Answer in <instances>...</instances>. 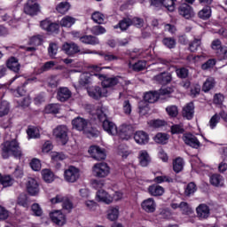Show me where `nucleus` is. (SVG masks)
I'll use <instances>...</instances> for the list:
<instances>
[{
  "instance_id": "473e14b6",
  "label": "nucleus",
  "mask_w": 227,
  "mask_h": 227,
  "mask_svg": "<svg viewBox=\"0 0 227 227\" xmlns=\"http://www.w3.org/2000/svg\"><path fill=\"white\" fill-rule=\"evenodd\" d=\"M42 176L44 180V182H46V184H51L52 182H54V173H52V171H51V169H43L42 170Z\"/></svg>"
},
{
  "instance_id": "79ce46f5",
  "label": "nucleus",
  "mask_w": 227,
  "mask_h": 227,
  "mask_svg": "<svg viewBox=\"0 0 227 227\" xmlns=\"http://www.w3.org/2000/svg\"><path fill=\"white\" fill-rule=\"evenodd\" d=\"M27 133L28 137H30L31 139H36L40 137V129H38V128H35V127L28 128L27 130Z\"/></svg>"
},
{
  "instance_id": "58836bf2",
  "label": "nucleus",
  "mask_w": 227,
  "mask_h": 227,
  "mask_svg": "<svg viewBox=\"0 0 227 227\" xmlns=\"http://www.w3.org/2000/svg\"><path fill=\"white\" fill-rule=\"evenodd\" d=\"M184 169V159L182 158H176L173 161V170L175 173H180Z\"/></svg>"
},
{
  "instance_id": "20e7f679",
  "label": "nucleus",
  "mask_w": 227,
  "mask_h": 227,
  "mask_svg": "<svg viewBox=\"0 0 227 227\" xmlns=\"http://www.w3.org/2000/svg\"><path fill=\"white\" fill-rule=\"evenodd\" d=\"M111 168L106 162L96 163L92 167V175L96 178H106L109 176Z\"/></svg>"
},
{
  "instance_id": "4c0bfd02",
  "label": "nucleus",
  "mask_w": 227,
  "mask_h": 227,
  "mask_svg": "<svg viewBox=\"0 0 227 227\" xmlns=\"http://www.w3.org/2000/svg\"><path fill=\"white\" fill-rule=\"evenodd\" d=\"M10 113V103L8 101H1L0 103V118L6 116Z\"/></svg>"
},
{
  "instance_id": "338daca9",
  "label": "nucleus",
  "mask_w": 227,
  "mask_h": 227,
  "mask_svg": "<svg viewBox=\"0 0 227 227\" xmlns=\"http://www.w3.org/2000/svg\"><path fill=\"white\" fill-rule=\"evenodd\" d=\"M149 125L153 127V129H160V127L166 125V121L160 120L151 121Z\"/></svg>"
},
{
  "instance_id": "423d86ee",
  "label": "nucleus",
  "mask_w": 227,
  "mask_h": 227,
  "mask_svg": "<svg viewBox=\"0 0 227 227\" xmlns=\"http://www.w3.org/2000/svg\"><path fill=\"white\" fill-rule=\"evenodd\" d=\"M41 11L42 7L40 4L36 3V0H28L24 5V12L30 17H35Z\"/></svg>"
},
{
  "instance_id": "13d9d810",
  "label": "nucleus",
  "mask_w": 227,
  "mask_h": 227,
  "mask_svg": "<svg viewBox=\"0 0 227 227\" xmlns=\"http://www.w3.org/2000/svg\"><path fill=\"white\" fill-rule=\"evenodd\" d=\"M14 180L10 176H2L1 184L4 187H12V184H13Z\"/></svg>"
},
{
  "instance_id": "e433bc0d",
  "label": "nucleus",
  "mask_w": 227,
  "mask_h": 227,
  "mask_svg": "<svg viewBox=\"0 0 227 227\" xmlns=\"http://www.w3.org/2000/svg\"><path fill=\"white\" fill-rule=\"evenodd\" d=\"M59 47L58 46V43H50L49 47H48V55L50 58L54 59L56 58V54H58Z\"/></svg>"
},
{
  "instance_id": "052dcab7",
  "label": "nucleus",
  "mask_w": 227,
  "mask_h": 227,
  "mask_svg": "<svg viewBox=\"0 0 227 227\" xmlns=\"http://www.w3.org/2000/svg\"><path fill=\"white\" fill-rule=\"evenodd\" d=\"M176 74L180 77V79H185L189 75V70H187L185 67H181L176 70Z\"/></svg>"
},
{
  "instance_id": "774afa93",
  "label": "nucleus",
  "mask_w": 227,
  "mask_h": 227,
  "mask_svg": "<svg viewBox=\"0 0 227 227\" xmlns=\"http://www.w3.org/2000/svg\"><path fill=\"white\" fill-rule=\"evenodd\" d=\"M216 56L219 57L220 59H227V47L223 46L218 51H216Z\"/></svg>"
},
{
  "instance_id": "f257e3e1",
  "label": "nucleus",
  "mask_w": 227,
  "mask_h": 227,
  "mask_svg": "<svg viewBox=\"0 0 227 227\" xmlns=\"http://www.w3.org/2000/svg\"><path fill=\"white\" fill-rule=\"evenodd\" d=\"M22 157V149L19 145V142L16 139L7 140L3 144L2 156L4 159H8V157Z\"/></svg>"
},
{
  "instance_id": "c9c22d12",
  "label": "nucleus",
  "mask_w": 227,
  "mask_h": 227,
  "mask_svg": "<svg viewBox=\"0 0 227 227\" xmlns=\"http://www.w3.org/2000/svg\"><path fill=\"white\" fill-rule=\"evenodd\" d=\"M91 75L90 73H83L80 76L79 84L80 86H86V84H90L91 82Z\"/></svg>"
},
{
  "instance_id": "603ef678",
  "label": "nucleus",
  "mask_w": 227,
  "mask_h": 227,
  "mask_svg": "<svg viewBox=\"0 0 227 227\" xmlns=\"http://www.w3.org/2000/svg\"><path fill=\"white\" fill-rule=\"evenodd\" d=\"M131 152L126 146L121 145L118 148V154L122 157V159H127L130 155Z\"/></svg>"
},
{
  "instance_id": "c756f323",
  "label": "nucleus",
  "mask_w": 227,
  "mask_h": 227,
  "mask_svg": "<svg viewBox=\"0 0 227 227\" xmlns=\"http://www.w3.org/2000/svg\"><path fill=\"white\" fill-rule=\"evenodd\" d=\"M120 216V207H110L107 210V219L109 221H116L118 217Z\"/></svg>"
},
{
  "instance_id": "412c9836",
  "label": "nucleus",
  "mask_w": 227,
  "mask_h": 227,
  "mask_svg": "<svg viewBox=\"0 0 227 227\" xmlns=\"http://www.w3.org/2000/svg\"><path fill=\"white\" fill-rule=\"evenodd\" d=\"M80 42L86 45H98L100 43L98 37L94 35H82L80 37Z\"/></svg>"
},
{
  "instance_id": "f8f14e48",
  "label": "nucleus",
  "mask_w": 227,
  "mask_h": 227,
  "mask_svg": "<svg viewBox=\"0 0 227 227\" xmlns=\"http://www.w3.org/2000/svg\"><path fill=\"white\" fill-rule=\"evenodd\" d=\"M178 13L184 19H192L194 15V10L187 4H183L178 7Z\"/></svg>"
},
{
  "instance_id": "4d7b16f0",
  "label": "nucleus",
  "mask_w": 227,
  "mask_h": 227,
  "mask_svg": "<svg viewBox=\"0 0 227 227\" xmlns=\"http://www.w3.org/2000/svg\"><path fill=\"white\" fill-rule=\"evenodd\" d=\"M166 111L172 118L178 116V107L176 106H169L166 108Z\"/></svg>"
},
{
  "instance_id": "f03ea898",
  "label": "nucleus",
  "mask_w": 227,
  "mask_h": 227,
  "mask_svg": "<svg viewBox=\"0 0 227 227\" xmlns=\"http://www.w3.org/2000/svg\"><path fill=\"white\" fill-rule=\"evenodd\" d=\"M73 127L80 132H84L88 137H97L98 132L90 127V122L82 117H76L72 121Z\"/></svg>"
},
{
  "instance_id": "2eb2a0df",
  "label": "nucleus",
  "mask_w": 227,
  "mask_h": 227,
  "mask_svg": "<svg viewBox=\"0 0 227 227\" xmlns=\"http://www.w3.org/2000/svg\"><path fill=\"white\" fill-rule=\"evenodd\" d=\"M96 200L97 201H100L101 203H106V205H111V202L113 201V197L109 193H107V192L104 190H99L96 194Z\"/></svg>"
},
{
  "instance_id": "9d476101",
  "label": "nucleus",
  "mask_w": 227,
  "mask_h": 227,
  "mask_svg": "<svg viewBox=\"0 0 227 227\" xmlns=\"http://www.w3.org/2000/svg\"><path fill=\"white\" fill-rule=\"evenodd\" d=\"M89 153L91 155V158L96 160H104V159H106V152L97 145L90 146Z\"/></svg>"
},
{
  "instance_id": "09e8293b",
  "label": "nucleus",
  "mask_w": 227,
  "mask_h": 227,
  "mask_svg": "<svg viewBox=\"0 0 227 227\" xmlns=\"http://www.w3.org/2000/svg\"><path fill=\"white\" fill-rule=\"evenodd\" d=\"M201 45V38H194V40L190 43L189 50L191 52H196L198 51V47Z\"/></svg>"
},
{
  "instance_id": "a18cd8bd",
  "label": "nucleus",
  "mask_w": 227,
  "mask_h": 227,
  "mask_svg": "<svg viewBox=\"0 0 227 227\" xmlns=\"http://www.w3.org/2000/svg\"><path fill=\"white\" fill-rule=\"evenodd\" d=\"M198 188H196V184L192 182L187 184L184 190V196H192V194H194V192H196Z\"/></svg>"
},
{
  "instance_id": "ddd939ff",
  "label": "nucleus",
  "mask_w": 227,
  "mask_h": 227,
  "mask_svg": "<svg viewBox=\"0 0 227 227\" xmlns=\"http://www.w3.org/2000/svg\"><path fill=\"white\" fill-rule=\"evenodd\" d=\"M183 141L192 148H200V140L194 135L186 133L183 136Z\"/></svg>"
},
{
  "instance_id": "a211bd4d",
  "label": "nucleus",
  "mask_w": 227,
  "mask_h": 227,
  "mask_svg": "<svg viewBox=\"0 0 227 227\" xmlns=\"http://www.w3.org/2000/svg\"><path fill=\"white\" fill-rule=\"evenodd\" d=\"M72 97V91L67 87H60L57 91V98L59 102H67Z\"/></svg>"
},
{
  "instance_id": "5701e85b",
  "label": "nucleus",
  "mask_w": 227,
  "mask_h": 227,
  "mask_svg": "<svg viewBox=\"0 0 227 227\" xmlns=\"http://www.w3.org/2000/svg\"><path fill=\"white\" fill-rule=\"evenodd\" d=\"M183 116L186 118V120H192L194 116V104L188 103L183 109Z\"/></svg>"
},
{
  "instance_id": "6e6552de",
  "label": "nucleus",
  "mask_w": 227,
  "mask_h": 227,
  "mask_svg": "<svg viewBox=\"0 0 227 227\" xmlns=\"http://www.w3.org/2000/svg\"><path fill=\"white\" fill-rule=\"evenodd\" d=\"M62 51L67 56H75V54L81 52V48L75 43H65L62 45Z\"/></svg>"
},
{
  "instance_id": "c03bdc74",
  "label": "nucleus",
  "mask_w": 227,
  "mask_h": 227,
  "mask_svg": "<svg viewBox=\"0 0 227 227\" xmlns=\"http://www.w3.org/2000/svg\"><path fill=\"white\" fill-rule=\"evenodd\" d=\"M210 15H212V11L209 6L205 7L199 12L200 19L203 20H207V19H210Z\"/></svg>"
},
{
  "instance_id": "393cba45",
  "label": "nucleus",
  "mask_w": 227,
  "mask_h": 227,
  "mask_svg": "<svg viewBox=\"0 0 227 227\" xmlns=\"http://www.w3.org/2000/svg\"><path fill=\"white\" fill-rule=\"evenodd\" d=\"M92 114H95L100 121H105V120H107V108L98 106L95 112H92Z\"/></svg>"
},
{
  "instance_id": "f3484780",
  "label": "nucleus",
  "mask_w": 227,
  "mask_h": 227,
  "mask_svg": "<svg viewBox=\"0 0 227 227\" xmlns=\"http://www.w3.org/2000/svg\"><path fill=\"white\" fill-rule=\"evenodd\" d=\"M103 129L107 134H110V136H116V134H118V127H116V124L107 119L103 121Z\"/></svg>"
},
{
  "instance_id": "8fccbe9b",
  "label": "nucleus",
  "mask_w": 227,
  "mask_h": 227,
  "mask_svg": "<svg viewBox=\"0 0 227 227\" xmlns=\"http://www.w3.org/2000/svg\"><path fill=\"white\" fill-rule=\"evenodd\" d=\"M129 26H132V20L130 19H124L119 22V27L121 31H127Z\"/></svg>"
},
{
  "instance_id": "49530a36",
  "label": "nucleus",
  "mask_w": 227,
  "mask_h": 227,
  "mask_svg": "<svg viewBox=\"0 0 227 227\" xmlns=\"http://www.w3.org/2000/svg\"><path fill=\"white\" fill-rule=\"evenodd\" d=\"M59 104H51L45 107V111L48 114H58L59 113Z\"/></svg>"
},
{
  "instance_id": "7ed1b4c3",
  "label": "nucleus",
  "mask_w": 227,
  "mask_h": 227,
  "mask_svg": "<svg viewBox=\"0 0 227 227\" xmlns=\"http://www.w3.org/2000/svg\"><path fill=\"white\" fill-rule=\"evenodd\" d=\"M94 76L98 77L99 81H102L101 84L104 90L113 88L114 86H116V84H123V78L121 76L108 77L100 74H96Z\"/></svg>"
},
{
  "instance_id": "5fc2aeb1",
  "label": "nucleus",
  "mask_w": 227,
  "mask_h": 227,
  "mask_svg": "<svg viewBox=\"0 0 227 227\" xmlns=\"http://www.w3.org/2000/svg\"><path fill=\"white\" fill-rule=\"evenodd\" d=\"M172 134H184L185 132V129H184V124H175L171 126Z\"/></svg>"
},
{
  "instance_id": "4468645a",
  "label": "nucleus",
  "mask_w": 227,
  "mask_h": 227,
  "mask_svg": "<svg viewBox=\"0 0 227 227\" xmlns=\"http://www.w3.org/2000/svg\"><path fill=\"white\" fill-rule=\"evenodd\" d=\"M141 207L145 212H147L148 214H153L157 208V204L153 199L149 198L141 203Z\"/></svg>"
},
{
  "instance_id": "39448f33",
  "label": "nucleus",
  "mask_w": 227,
  "mask_h": 227,
  "mask_svg": "<svg viewBox=\"0 0 227 227\" xmlns=\"http://www.w3.org/2000/svg\"><path fill=\"white\" fill-rule=\"evenodd\" d=\"M81 178V171L79 168L70 166L64 171V180L68 184H75Z\"/></svg>"
},
{
  "instance_id": "cd10ccee",
  "label": "nucleus",
  "mask_w": 227,
  "mask_h": 227,
  "mask_svg": "<svg viewBox=\"0 0 227 227\" xmlns=\"http://www.w3.org/2000/svg\"><path fill=\"white\" fill-rule=\"evenodd\" d=\"M76 21L77 20L75 18L67 15L61 19L60 26L62 27H72Z\"/></svg>"
},
{
  "instance_id": "c85d7f7f",
  "label": "nucleus",
  "mask_w": 227,
  "mask_h": 227,
  "mask_svg": "<svg viewBox=\"0 0 227 227\" xmlns=\"http://www.w3.org/2000/svg\"><path fill=\"white\" fill-rule=\"evenodd\" d=\"M122 136H126L125 139H129L134 134V127L130 124H122L121 127Z\"/></svg>"
},
{
  "instance_id": "9b49d317",
  "label": "nucleus",
  "mask_w": 227,
  "mask_h": 227,
  "mask_svg": "<svg viewBox=\"0 0 227 227\" xmlns=\"http://www.w3.org/2000/svg\"><path fill=\"white\" fill-rule=\"evenodd\" d=\"M88 94L95 100H98L100 97H107V90L95 86L89 89Z\"/></svg>"
},
{
  "instance_id": "bf43d9fd",
  "label": "nucleus",
  "mask_w": 227,
  "mask_h": 227,
  "mask_svg": "<svg viewBox=\"0 0 227 227\" xmlns=\"http://www.w3.org/2000/svg\"><path fill=\"white\" fill-rule=\"evenodd\" d=\"M30 167L34 171H40L42 169V163L38 159H33L30 162Z\"/></svg>"
},
{
  "instance_id": "a19ab883",
  "label": "nucleus",
  "mask_w": 227,
  "mask_h": 227,
  "mask_svg": "<svg viewBox=\"0 0 227 227\" xmlns=\"http://www.w3.org/2000/svg\"><path fill=\"white\" fill-rule=\"evenodd\" d=\"M122 112L126 116H130L132 114V104L129 99H126L122 103Z\"/></svg>"
},
{
  "instance_id": "3c124183",
  "label": "nucleus",
  "mask_w": 227,
  "mask_h": 227,
  "mask_svg": "<svg viewBox=\"0 0 227 227\" xmlns=\"http://www.w3.org/2000/svg\"><path fill=\"white\" fill-rule=\"evenodd\" d=\"M99 56H102L105 61H116L120 59V57L114 55L110 52H107V53L99 52Z\"/></svg>"
},
{
  "instance_id": "bb28decb",
  "label": "nucleus",
  "mask_w": 227,
  "mask_h": 227,
  "mask_svg": "<svg viewBox=\"0 0 227 227\" xmlns=\"http://www.w3.org/2000/svg\"><path fill=\"white\" fill-rule=\"evenodd\" d=\"M151 196H162L164 194V187L159 184H153L148 188Z\"/></svg>"
},
{
  "instance_id": "ea45409f",
  "label": "nucleus",
  "mask_w": 227,
  "mask_h": 227,
  "mask_svg": "<svg viewBox=\"0 0 227 227\" xmlns=\"http://www.w3.org/2000/svg\"><path fill=\"white\" fill-rule=\"evenodd\" d=\"M168 139H169V137H168V134L166 133H158L154 137L155 143H158L159 145H166L168 143Z\"/></svg>"
},
{
  "instance_id": "b1692460",
  "label": "nucleus",
  "mask_w": 227,
  "mask_h": 227,
  "mask_svg": "<svg viewBox=\"0 0 227 227\" xmlns=\"http://www.w3.org/2000/svg\"><path fill=\"white\" fill-rule=\"evenodd\" d=\"M7 68L9 70H12V72H15V74H19L20 71V64L19 63V60L15 58H11L7 61Z\"/></svg>"
},
{
  "instance_id": "dca6fc26",
  "label": "nucleus",
  "mask_w": 227,
  "mask_h": 227,
  "mask_svg": "<svg viewBox=\"0 0 227 227\" xmlns=\"http://www.w3.org/2000/svg\"><path fill=\"white\" fill-rule=\"evenodd\" d=\"M27 190V192L31 194V196H36V194L40 192V186L38 185V182L34 178H28Z\"/></svg>"
},
{
  "instance_id": "680f3d73",
  "label": "nucleus",
  "mask_w": 227,
  "mask_h": 227,
  "mask_svg": "<svg viewBox=\"0 0 227 227\" xmlns=\"http://www.w3.org/2000/svg\"><path fill=\"white\" fill-rule=\"evenodd\" d=\"M154 182H156V184H162V182H168V184H171L173 183V178L168 176H160L154 178Z\"/></svg>"
},
{
  "instance_id": "1a4fd4ad",
  "label": "nucleus",
  "mask_w": 227,
  "mask_h": 227,
  "mask_svg": "<svg viewBox=\"0 0 227 227\" xmlns=\"http://www.w3.org/2000/svg\"><path fill=\"white\" fill-rule=\"evenodd\" d=\"M50 217L51 221L58 224L59 226H63L67 223V218L65 216V214L61 212V210H55L51 213H50Z\"/></svg>"
},
{
  "instance_id": "69168bd1",
  "label": "nucleus",
  "mask_w": 227,
  "mask_h": 227,
  "mask_svg": "<svg viewBox=\"0 0 227 227\" xmlns=\"http://www.w3.org/2000/svg\"><path fill=\"white\" fill-rule=\"evenodd\" d=\"M32 212L35 215H37V217H40L42 214H43V211L42 210V207H40L39 204H33L32 207Z\"/></svg>"
},
{
  "instance_id": "f704fd0d",
  "label": "nucleus",
  "mask_w": 227,
  "mask_h": 227,
  "mask_svg": "<svg viewBox=\"0 0 227 227\" xmlns=\"http://www.w3.org/2000/svg\"><path fill=\"white\" fill-rule=\"evenodd\" d=\"M214 86H215V80H214L213 77H208L202 86V91L207 93V91H210Z\"/></svg>"
},
{
  "instance_id": "0eeeda50",
  "label": "nucleus",
  "mask_w": 227,
  "mask_h": 227,
  "mask_svg": "<svg viewBox=\"0 0 227 227\" xmlns=\"http://www.w3.org/2000/svg\"><path fill=\"white\" fill-rule=\"evenodd\" d=\"M53 136L59 139L62 145H67L68 141V128L65 125L58 126L53 129Z\"/></svg>"
},
{
  "instance_id": "0e129e2a",
  "label": "nucleus",
  "mask_w": 227,
  "mask_h": 227,
  "mask_svg": "<svg viewBox=\"0 0 227 227\" xmlns=\"http://www.w3.org/2000/svg\"><path fill=\"white\" fill-rule=\"evenodd\" d=\"M51 159L55 161L65 160V159H67V156L63 153L53 152L51 153Z\"/></svg>"
},
{
  "instance_id": "2f4dec72",
  "label": "nucleus",
  "mask_w": 227,
  "mask_h": 227,
  "mask_svg": "<svg viewBox=\"0 0 227 227\" xmlns=\"http://www.w3.org/2000/svg\"><path fill=\"white\" fill-rule=\"evenodd\" d=\"M144 100H145V102H149V104H153L159 100V94L157 91H149L145 94Z\"/></svg>"
},
{
  "instance_id": "aec40b11",
  "label": "nucleus",
  "mask_w": 227,
  "mask_h": 227,
  "mask_svg": "<svg viewBox=\"0 0 227 227\" xmlns=\"http://www.w3.org/2000/svg\"><path fill=\"white\" fill-rule=\"evenodd\" d=\"M134 140L137 145H146L150 141V137L145 131H137L134 135Z\"/></svg>"
},
{
  "instance_id": "e2e57ef3",
  "label": "nucleus",
  "mask_w": 227,
  "mask_h": 227,
  "mask_svg": "<svg viewBox=\"0 0 227 227\" xmlns=\"http://www.w3.org/2000/svg\"><path fill=\"white\" fill-rule=\"evenodd\" d=\"M92 35H96L98 36L99 35H104L106 33V28H104L102 26H94L91 28Z\"/></svg>"
},
{
  "instance_id": "4be33fe9",
  "label": "nucleus",
  "mask_w": 227,
  "mask_h": 227,
  "mask_svg": "<svg viewBox=\"0 0 227 227\" xmlns=\"http://www.w3.org/2000/svg\"><path fill=\"white\" fill-rule=\"evenodd\" d=\"M197 215L200 219H207L210 215V208L205 204H200L197 208Z\"/></svg>"
},
{
  "instance_id": "de8ad7c7",
  "label": "nucleus",
  "mask_w": 227,
  "mask_h": 227,
  "mask_svg": "<svg viewBox=\"0 0 227 227\" xmlns=\"http://www.w3.org/2000/svg\"><path fill=\"white\" fill-rule=\"evenodd\" d=\"M221 121V117L219 114H215L209 120L208 125L210 129H215L217 127V124Z\"/></svg>"
},
{
  "instance_id": "6ab92c4d",
  "label": "nucleus",
  "mask_w": 227,
  "mask_h": 227,
  "mask_svg": "<svg viewBox=\"0 0 227 227\" xmlns=\"http://www.w3.org/2000/svg\"><path fill=\"white\" fill-rule=\"evenodd\" d=\"M138 162L142 168H146L150 162H152V158L150 157V154L148 153V151L142 150L138 153Z\"/></svg>"
},
{
  "instance_id": "7c9ffc66",
  "label": "nucleus",
  "mask_w": 227,
  "mask_h": 227,
  "mask_svg": "<svg viewBox=\"0 0 227 227\" xmlns=\"http://www.w3.org/2000/svg\"><path fill=\"white\" fill-rule=\"evenodd\" d=\"M154 81L160 82V84H166L168 82H171V75L168 73H161L154 76Z\"/></svg>"
},
{
  "instance_id": "6e6d98bb",
  "label": "nucleus",
  "mask_w": 227,
  "mask_h": 227,
  "mask_svg": "<svg viewBox=\"0 0 227 227\" xmlns=\"http://www.w3.org/2000/svg\"><path fill=\"white\" fill-rule=\"evenodd\" d=\"M92 20H94L97 24L104 23V14L100 12H95L91 16Z\"/></svg>"
},
{
  "instance_id": "a878e982",
  "label": "nucleus",
  "mask_w": 227,
  "mask_h": 227,
  "mask_svg": "<svg viewBox=\"0 0 227 227\" xmlns=\"http://www.w3.org/2000/svg\"><path fill=\"white\" fill-rule=\"evenodd\" d=\"M210 184L215 187H223L224 185V177L219 174H215L210 176Z\"/></svg>"
},
{
  "instance_id": "864d4df0",
  "label": "nucleus",
  "mask_w": 227,
  "mask_h": 227,
  "mask_svg": "<svg viewBox=\"0 0 227 227\" xmlns=\"http://www.w3.org/2000/svg\"><path fill=\"white\" fill-rule=\"evenodd\" d=\"M18 205H20V207H24L25 208H27L29 205L27 204V195L26 193H21L18 197Z\"/></svg>"
},
{
  "instance_id": "37998d69",
  "label": "nucleus",
  "mask_w": 227,
  "mask_h": 227,
  "mask_svg": "<svg viewBox=\"0 0 227 227\" xmlns=\"http://www.w3.org/2000/svg\"><path fill=\"white\" fill-rule=\"evenodd\" d=\"M162 43L165 45V47H168V49H175L176 46V40H175L173 37H165L162 40Z\"/></svg>"
},
{
  "instance_id": "72a5a7b5",
  "label": "nucleus",
  "mask_w": 227,
  "mask_h": 227,
  "mask_svg": "<svg viewBox=\"0 0 227 227\" xmlns=\"http://www.w3.org/2000/svg\"><path fill=\"white\" fill-rule=\"evenodd\" d=\"M58 13L65 15L70 10V4L68 2H61L56 6Z\"/></svg>"
}]
</instances>
